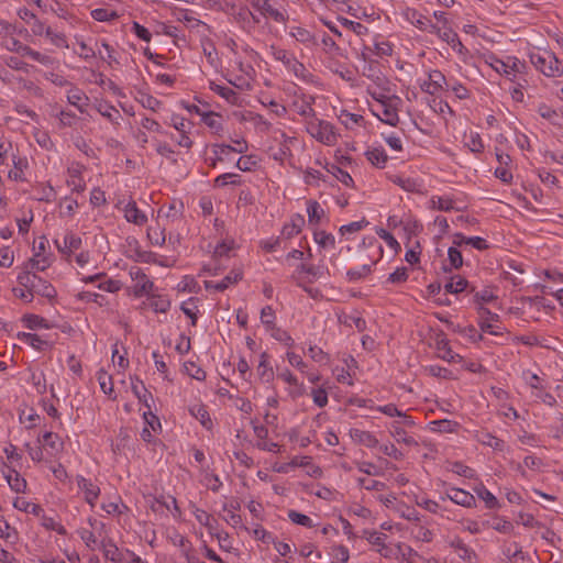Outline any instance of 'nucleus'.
Segmentation results:
<instances>
[{
	"label": "nucleus",
	"mask_w": 563,
	"mask_h": 563,
	"mask_svg": "<svg viewBox=\"0 0 563 563\" xmlns=\"http://www.w3.org/2000/svg\"><path fill=\"white\" fill-rule=\"evenodd\" d=\"M530 63L534 68L549 78H558L563 75V65L554 53L547 49L530 52Z\"/></svg>",
	"instance_id": "f257e3e1"
},
{
	"label": "nucleus",
	"mask_w": 563,
	"mask_h": 563,
	"mask_svg": "<svg viewBox=\"0 0 563 563\" xmlns=\"http://www.w3.org/2000/svg\"><path fill=\"white\" fill-rule=\"evenodd\" d=\"M307 132L325 145H333L336 142V134L333 125L316 117L307 122Z\"/></svg>",
	"instance_id": "f03ea898"
},
{
	"label": "nucleus",
	"mask_w": 563,
	"mask_h": 563,
	"mask_svg": "<svg viewBox=\"0 0 563 563\" xmlns=\"http://www.w3.org/2000/svg\"><path fill=\"white\" fill-rule=\"evenodd\" d=\"M399 99L393 96L390 99H379L373 108V113L384 123L395 126L398 123L397 103Z\"/></svg>",
	"instance_id": "7ed1b4c3"
},
{
	"label": "nucleus",
	"mask_w": 563,
	"mask_h": 563,
	"mask_svg": "<svg viewBox=\"0 0 563 563\" xmlns=\"http://www.w3.org/2000/svg\"><path fill=\"white\" fill-rule=\"evenodd\" d=\"M221 10L232 15L234 21L243 29L253 27L260 23V19L244 5L238 7L233 3L225 2V5L222 7Z\"/></svg>",
	"instance_id": "20e7f679"
},
{
	"label": "nucleus",
	"mask_w": 563,
	"mask_h": 563,
	"mask_svg": "<svg viewBox=\"0 0 563 563\" xmlns=\"http://www.w3.org/2000/svg\"><path fill=\"white\" fill-rule=\"evenodd\" d=\"M362 538L366 539L384 558H391L394 555V549L386 544L387 536L385 533L365 529L362 532Z\"/></svg>",
	"instance_id": "39448f33"
},
{
	"label": "nucleus",
	"mask_w": 563,
	"mask_h": 563,
	"mask_svg": "<svg viewBox=\"0 0 563 563\" xmlns=\"http://www.w3.org/2000/svg\"><path fill=\"white\" fill-rule=\"evenodd\" d=\"M129 274L134 282L133 292L136 297L150 294L154 285L141 267L132 266Z\"/></svg>",
	"instance_id": "423d86ee"
},
{
	"label": "nucleus",
	"mask_w": 563,
	"mask_h": 563,
	"mask_svg": "<svg viewBox=\"0 0 563 563\" xmlns=\"http://www.w3.org/2000/svg\"><path fill=\"white\" fill-rule=\"evenodd\" d=\"M432 342H430V346H434L437 352H438V356L441 357L442 360L444 361H448V362H460L462 360V356L454 353L450 345H449V341L445 336V334L443 332H439V333H435V336L434 339H432Z\"/></svg>",
	"instance_id": "0eeeda50"
},
{
	"label": "nucleus",
	"mask_w": 563,
	"mask_h": 563,
	"mask_svg": "<svg viewBox=\"0 0 563 563\" xmlns=\"http://www.w3.org/2000/svg\"><path fill=\"white\" fill-rule=\"evenodd\" d=\"M289 35L308 49L319 45V35L301 25H291L289 27Z\"/></svg>",
	"instance_id": "6e6552de"
},
{
	"label": "nucleus",
	"mask_w": 563,
	"mask_h": 563,
	"mask_svg": "<svg viewBox=\"0 0 563 563\" xmlns=\"http://www.w3.org/2000/svg\"><path fill=\"white\" fill-rule=\"evenodd\" d=\"M314 102L313 96L300 95L296 96L292 101V109L301 117L309 118L310 120L316 117V112L312 108Z\"/></svg>",
	"instance_id": "1a4fd4ad"
},
{
	"label": "nucleus",
	"mask_w": 563,
	"mask_h": 563,
	"mask_svg": "<svg viewBox=\"0 0 563 563\" xmlns=\"http://www.w3.org/2000/svg\"><path fill=\"white\" fill-rule=\"evenodd\" d=\"M81 243V238L71 232L66 233L63 238V241L57 239L55 240L56 247L67 258L71 255V253L80 249Z\"/></svg>",
	"instance_id": "9d476101"
},
{
	"label": "nucleus",
	"mask_w": 563,
	"mask_h": 563,
	"mask_svg": "<svg viewBox=\"0 0 563 563\" xmlns=\"http://www.w3.org/2000/svg\"><path fill=\"white\" fill-rule=\"evenodd\" d=\"M363 75L369 78L376 88L382 90H388V80L385 77V75L382 73L379 64L376 62H369L364 68H363Z\"/></svg>",
	"instance_id": "9b49d317"
},
{
	"label": "nucleus",
	"mask_w": 563,
	"mask_h": 563,
	"mask_svg": "<svg viewBox=\"0 0 563 563\" xmlns=\"http://www.w3.org/2000/svg\"><path fill=\"white\" fill-rule=\"evenodd\" d=\"M78 488L84 493L85 500L91 506H95L96 500L100 495V488L98 485L92 483L90 479L84 476H77Z\"/></svg>",
	"instance_id": "f8f14e48"
},
{
	"label": "nucleus",
	"mask_w": 563,
	"mask_h": 563,
	"mask_svg": "<svg viewBox=\"0 0 563 563\" xmlns=\"http://www.w3.org/2000/svg\"><path fill=\"white\" fill-rule=\"evenodd\" d=\"M471 287H473L466 278L461 275H453L450 277V280L444 285V294H471Z\"/></svg>",
	"instance_id": "ddd939ff"
},
{
	"label": "nucleus",
	"mask_w": 563,
	"mask_h": 563,
	"mask_svg": "<svg viewBox=\"0 0 563 563\" xmlns=\"http://www.w3.org/2000/svg\"><path fill=\"white\" fill-rule=\"evenodd\" d=\"M67 101L78 109L80 113H86L89 107V98L81 89L71 86L67 91Z\"/></svg>",
	"instance_id": "4468645a"
},
{
	"label": "nucleus",
	"mask_w": 563,
	"mask_h": 563,
	"mask_svg": "<svg viewBox=\"0 0 563 563\" xmlns=\"http://www.w3.org/2000/svg\"><path fill=\"white\" fill-rule=\"evenodd\" d=\"M444 84H446L445 76L440 70H431L428 81L424 80V91L433 96L438 95L443 91Z\"/></svg>",
	"instance_id": "2eb2a0df"
},
{
	"label": "nucleus",
	"mask_w": 563,
	"mask_h": 563,
	"mask_svg": "<svg viewBox=\"0 0 563 563\" xmlns=\"http://www.w3.org/2000/svg\"><path fill=\"white\" fill-rule=\"evenodd\" d=\"M448 497L453 503L461 505L463 507L471 508L476 505L475 497L471 493H468L462 488H455V487L450 488L448 490Z\"/></svg>",
	"instance_id": "dca6fc26"
},
{
	"label": "nucleus",
	"mask_w": 563,
	"mask_h": 563,
	"mask_svg": "<svg viewBox=\"0 0 563 563\" xmlns=\"http://www.w3.org/2000/svg\"><path fill=\"white\" fill-rule=\"evenodd\" d=\"M472 299L471 302L476 305L477 307L484 306L485 303L493 302L497 300V296L494 292V289L489 286L484 287L482 290H476L473 286L471 287Z\"/></svg>",
	"instance_id": "f3484780"
},
{
	"label": "nucleus",
	"mask_w": 563,
	"mask_h": 563,
	"mask_svg": "<svg viewBox=\"0 0 563 563\" xmlns=\"http://www.w3.org/2000/svg\"><path fill=\"white\" fill-rule=\"evenodd\" d=\"M96 110L106 119H108L113 124H120V120L122 119V115L120 111L113 107L112 104L99 101L95 104Z\"/></svg>",
	"instance_id": "a211bd4d"
},
{
	"label": "nucleus",
	"mask_w": 563,
	"mask_h": 563,
	"mask_svg": "<svg viewBox=\"0 0 563 563\" xmlns=\"http://www.w3.org/2000/svg\"><path fill=\"white\" fill-rule=\"evenodd\" d=\"M124 217L129 222L142 225L147 221V217L142 212L135 201H129L124 207Z\"/></svg>",
	"instance_id": "6ab92c4d"
},
{
	"label": "nucleus",
	"mask_w": 563,
	"mask_h": 563,
	"mask_svg": "<svg viewBox=\"0 0 563 563\" xmlns=\"http://www.w3.org/2000/svg\"><path fill=\"white\" fill-rule=\"evenodd\" d=\"M100 548L102 549L103 555L107 560H110L113 563H120L123 561L122 552L111 539L102 540Z\"/></svg>",
	"instance_id": "aec40b11"
},
{
	"label": "nucleus",
	"mask_w": 563,
	"mask_h": 563,
	"mask_svg": "<svg viewBox=\"0 0 563 563\" xmlns=\"http://www.w3.org/2000/svg\"><path fill=\"white\" fill-rule=\"evenodd\" d=\"M3 476L9 484L10 488L15 493H24L26 488V481L21 477L19 472L13 468H9L5 473L3 472Z\"/></svg>",
	"instance_id": "412c9836"
},
{
	"label": "nucleus",
	"mask_w": 563,
	"mask_h": 563,
	"mask_svg": "<svg viewBox=\"0 0 563 563\" xmlns=\"http://www.w3.org/2000/svg\"><path fill=\"white\" fill-rule=\"evenodd\" d=\"M211 148L213 157H210L209 162L211 167H216L219 162L229 159V155L232 153L233 146L228 144H213Z\"/></svg>",
	"instance_id": "4be33fe9"
},
{
	"label": "nucleus",
	"mask_w": 563,
	"mask_h": 563,
	"mask_svg": "<svg viewBox=\"0 0 563 563\" xmlns=\"http://www.w3.org/2000/svg\"><path fill=\"white\" fill-rule=\"evenodd\" d=\"M269 356L266 352H263L261 355H260V363L257 365V375L258 377L265 382V383H269L274 379V371L272 368V366L269 365Z\"/></svg>",
	"instance_id": "5701e85b"
},
{
	"label": "nucleus",
	"mask_w": 563,
	"mask_h": 563,
	"mask_svg": "<svg viewBox=\"0 0 563 563\" xmlns=\"http://www.w3.org/2000/svg\"><path fill=\"white\" fill-rule=\"evenodd\" d=\"M303 224H305L303 217L300 214H296L295 217H292L290 223H287L283 227L282 235L285 239H291L292 236L300 233Z\"/></svg>",
	"instance_id": "b1692460"
},
{
	"label": "nucleus",
	"mask_w": 563,
	"mask_h": 563,
	"mask_svg": "<svg viewBox=\"0 0 563 563\" xmlns=\"http://www.w3.org/2000/svg\"><path fill=\"white\" fill-rule=\"evenodd\" d=\"M44 448H49L52 450V454H57L63 449V442L58 434L53 432H45L42 438L38 440Z\"/></svg>",
	"instance_id": "393cba45"
},
{
	"label": "nucleus",
	"mask_w": 563,
	"mask_h": 563,
	"mask_svg": "<svg viewBox=\"0 0 563 563\" xmlns=\"http://www.w3.org/2000/svg\"><path fill=\"white\" fill-rule=\"evenodd\" d=\"M454 244L461 246L462 244H468L478 251H485L488 249L487 241L481 236L466 238L463 234H456Z\"/></svg>",
	"instance_id": "a878e982"
},
{
	"label": "nucleus",
	"mask_w": 563,
	"mask_h": 563,
	"mask_svg": "<svg viewBox=\"0 0 563 563\" xmlns=\"http://www.w3.org/2000/svg\"><path fill=\"white\" fill-rule=\"evenodd\" d=\"M210 89L221 96L224 100H227L231 104H238L239 102V95L231 88L220 86L213 81L210 82Z\"/></svg>",
	"instance_id": "bb28decb"
},
{
	"label": "nucleus",
	"mask_w": 563,
	"mask_h": 563,
	"mask_svg": "<svg viewBox=\"0 0 563 563\" xmlns=\"http://www.w3.org/2000/svg\"><path fill=\"white\" fill-rule=\"evenodd\" d=\"M13 169L9 172V178L15 181H23L24 178V169L27 167V161L23 157H16L13 155Z\"/></svg>",
	"instance_id": "cd10ccee"
},
{
	"label": "nucleus",
	"mask_w": 563,
	"mask_h": 563,
	"mask_svg": "<svg viewBox=\"0 0 563 563\" xmlns=\"http://www.w3.org/2000/svg\"><path fill=\"white\" fill-rule=\"evenodd\" d=\"M13 507L18 510L33 514L38 517L44 512L43 508L40 505L27 501L24 498H20V497H16L14 499Z\"/></svg>",
	"instance_id": "c85d7f7f"
},
{
	"label": "nucleus",
	"mask_w": 563,
	"mask_h": 563,
	"mask_svg": "<svg viewBox=\"0 0 563 563\" xmlns=\"http://www.w3.org/2000/svg\"><path fill=\"white\" fill-rule=\"evenodd\" d=\"M351 435L356 442L367 448H375L378 444V440L369 431L354 429Z\"/></svg>",
	"instance_id": "c756f323"
},
{
	"label": "nucleus",
	"mask_w": 563,
	"mask_h": 563,
	"mask_svg": "<svg viewBox=\"0 0 563 563\" xmlns=\"http://www.w3.org/2000/svg\"><path fill=\"white\" fill-rule=\"evenodd\" d=\"M287 69L294 74L295 77L301 79L303 81H310L312 75L308 71L306 66L299 62L296 57L290 59V64L287 66Z\"/></svg>",
	"instance_id": "7c9ffc66"
},
{
	"label": "nucleus",
	"mask_w": 563,
	"mask_h": 563,
	"mask_svg": "<svg viewBox=\"0 0 563 563\" xmlns=\"http://www.w3.org/2000/svg\"><path fill=\"white\" fill-rule=\"evenodd\" d=\"M202 122L209 126L214 133L219 134L223 130L222 117L216 112H203L201 114Z\"/></svg>",
	"instance_id": "2f4dec72"
},
{
	"label": "nucleus",
	"mask_w": 563,
	"mask_h": 563,
	"mask_svg": "<svg viewBox=\"0 0 563 563\" xmlns=\"http://www.w3.org/2000/svg\"><path fill=\"white\" fill-rule=\"evenodd\" d=\"M261 14L273 19L275 22L284 23L287 19L286 14L274 8L267 0H263Z\"/></svg>",
	"instance_id": "473e14b6"
},
{
	"label": "nucleus",
	"mask_w": 563,
	"mask_h": 563,
	"mask_svg": "<svg viewBox=\"0 0 563 563\" xmlns=\"http://www.w3.org/2000/svg\"><path fill=\"white\" fill-rule=\"evenodd\" d=\"M19 339L25 344L31 345L37 351H44L48 346V342L43 340L40 335L35 333H22L19 335Z\"/></svg>",
	"instance_id": "72a5a7b5"
},
{
	"label": "nucleus",
	"mask_w": 563,
	"mask_h": 563,
	"mask_svg": "<svg viewBox=\"0 0 563 563\" xmlns=\"http://www.w3.org/2000/svg\"><path fill=\"white\" fill-rule=\"evenodd\" d=\"M243 273L240 268L232 269L221 282H217V291H224L230 286L242 279Z\"/></svg>",
	"instance_id": "f704fd0d"
},
{
	"label": "nucleus",
	"mask_w": 563,
	"mask_h": 563,
	"mask_svg": "<svg viewBox=\"0 0 563 563\" xmlns=\"http://www.w3.org/2000/svg\"><path fill=\"white\" fill-rule=\"evenodd\" d=\"M190 413L199 420V422L208 430L212 428V420L207 411L206 407L202 405H196L190 408Z\"/></svg>",
	"instance_id": "c9c22d12"
},
{
	"label": "nucleus",
	"mask_w": 563,
	"mask_h": 563,
	"mask_svg": "<svg viewBox=\"0 0 563 563\" xmlns=\"http://www.w3.org/2000/svg\"><path fill=\"white\" fill-rule=\"evenodd\" d=\"M131 388L133 394L139 398L140 401H143L146 407L150 408L148 398H152V395L147 393L144 384L139 378H131Z\"/></svg>",
	"instance_id": "e433bc0d"
},
{
	"label": "nucleus",
	"mask_w": 563,
	"mask_h": 563,
	"mask_svg": "<svg viewBox=\"0 0 563 563\" xmlns=\"http://www.w3.org/2000/svg\"><path fill=\"white\" fill-rule=\"evenodd\" d=\"M477 440L483 445L490 446V448H493L494 450H497V451H503L504 445H505V442L501 439L495 437L490 432H481L477 435Z\"/></svg>",
	"instance_id": "4c0bfd02"
},
{
	"label": "nucleus",
	"mask_w": 563,
	"mask_h": 563,
	"mask_svg": "<svg viewBox=\"0 0 563 563\" xmlns=\"http://www.w3.org/2000/svg\"><path fill=\"white\" fill-rule=\"evenodd\" d=\"M308 221L311 224H318L324 216V210L321 208L318 201L309 200L307 207Z\"/></svg>",
	"instance_id": "58836bf2"
},
{
	"label": "nucleus",
	"mask_w": 563,
	"mask_h": 563,
	"mask_svg": "<svg viewBox=\"0 0 563 563\" xmlns=\"http://www.w3.org/2000/svg\"><path fill=\"white\" fill-rule=\"evenodd\" d=\"M387 224H388V228H390V229H395L401 224V225H404V230L409 234H411V233L415 234L419 227L418 221H413V222H411L410 220L404 221L402 219H398V217H396V216H390L387 220Z\"/></svg>",
	"instance_id": "ea45409f"
},
{
	"label": "nucleus",
	"mask_w": 563,
	"mask_h": 563,
	"mask_svg": "<svg viewBox=\"0 0 563 563\" xmlns=\"http://www.w3.org/2000/svg\"><path fill=\"white\" fill-rule=\"evenodd\" d=\"M455 426H456V422H453L449 419H440V420L430 421L428 423V429L431 432L446 433V432H452L454 430Z\"/></svg>",
	"instance_id": "a19ab883"
},
{
	"label": "nucleus",
	"mask_w": 563,
	"mask_h": 563,
	"mask_svg": "<svg viewBox=\"0 0 563 563\" xmlns=\"http://www.w3.org/2000/svg\"><path fill=\"white\" fill-rule=\"evenodd\" d=\"M97 379L99 382V385H100V388L101 390L112 397L113 399L115 398V396H112L113 394V382H112V377L103 369H99L98 373H97Z\"/></svg>",
	"instance_id": "79ce46f5"
},
{
	"label": "nucleus",
	"mask_w": 563,
	"mask_h": 563,
	"mask_svg": "<svg viewBox=\"0 0 563 563\" xmlns=\"http://www.w3.org/2000/svg\"><path fill=\"white\" fill-rule=\"evenodd\" d=\"M451 547H453L461 559L464 561H472L476 558V553L474 550L470 549L461 539H455L451 542Z\"/></svg>",
	"instance_id": "37998d69"
},
{
	"label": "nucleus",
	"mask_w": 563,
	"mask_h": 563,
	"mask_svg": "<svg viewBox=\"0 0 563 563\" xmlns=\"http://www.w3.org/2000/svg\"><path fill=\"white\" fill-rule=\"evenodd\" d=\"M367 159L376 167L383 168L387 163V155L384 150L373 148L366 152Z\"/></svg>",
	"instance_id": "c03bdc74"
},
{
	"label": "nucleus",
	"mask_w": 563,
	"mask_h": 563,
	"mask_svg": "<svg viewBox=\"0 0 563 563\" xmlns=\"http://www.w3.org/2000/svg\"><path fill=\"white\" fill-rule=\"evenodd\" d=\"M474 490L478 497L485 501L487 508L494 509L498 506L497 498L483 484H481Z\"/></svg>",
	"instance_id": "a18cd8bd"
},
{
	"label": "nucleus",
	"mask_w": 563,
	"mask_h": 563,
	"mask_svg": "<svg viewBox=\"0 0 563 563\" xmlns=\"http://www.w3.org/2000/svg\"><path fill=\"white\" fill-rule=\"evenodd\" d=\"M46 37L49 42L59 48H68L67 37L63 32H57L53 27L46 30Z\"/></svg>",
	"instance_id": "49530a36"
},
{
	"label": "nucleus",
	"mask_w": 563,
	"mask_h": 563,
	"mask_svg": "<svg viewBox=\"0 0 563 563\" xmlns=\"http://www.w3.org/2000/svg\"><path fill=\"white\" fill-rule=\"evenodd\" d=\"M320 42H321V45H322V51L325 54H328L330 56L341 55L340 54V47L336 45L334 40L330 35H328L327 33L322 34Z\"/></svg>",
	"instance_id": "de8ad7c7"
},
{
	"label": "nucleus",
	"mask_w": 563,
	"mask_h": 563,
	"mask_svg": "<svg viewBox=\"0 0 563 563\" xmlns=\"http://www.w3.org/2000/svg\"><path fill=\"white\" fill-rule=\"evenodd\" d=\"M3 62H4V64L8 67H10L13 70L22 71V73H25V74L30 73L31 65H29L27 63L23 62L22 59H20L16 56H7L3 59Z\"/></svg>",
	"instance_id": "09e8293b"
},
{
	"label": "nucleus",
	"mask_w": 563,
	"mask_h": 563,
	"mask_svg": "<svg viewBox=\"0 0 563 563\" xmlns=\"http://www.w3.org/2000/svg\"><path fill=\"white\" fill-rule=\"evenodd\" d=\"M372 272L371 264H364L360 268H351L346 272V277L350 282H356L368 276Z\"/></svg>",
	"instance_id": "8fccbe9b"
},
{
	"label": "nucleus",
	"mask_w": 563,
	"mask_h": 563,
	"mask_svg": "<svg viewBox=\"0 0 563 563\" xmlns=\"http://www.w3.org/2000/svg\"><path fill=\"white\" fill-rule=\"evenodd\" d=\"M18 282L20 285L32 289L36 287V282H42V278L26 269L18 275Z\"/></svg>",
	"instance_id": "3c124183"
},
{
	"label": "nucleus",
	"mask_w": 563,
	"mask_h": 563,
	"mask_svg": "<svg viewBox=\"0 0 563 563\" xmlns=\"http://www.w3.org/2000/svg\"><path fill=\"white\" fill-rule=\"evenodd\" d=\"M42 518V526L46 528L47 530L56 531L60 536L66 534V529L63 525L57 522L53 517L45 516L44 514L41 515Z\"/></svg>",
	"instance_id": "603ef678"
},
{
	"label": "nucleus",
	"mask_w": 563,
	"mask_h": 563,
	"mask_svg": "<svg viewBox=\"0 0 563 563\" xmlns=\"http://www.w3.org/2000/svg\"><path fill=\"white\" fill-rule=\"evenodd\" d=\"M271 54L274 59L282 62L286 67L290 64V59L295 58L288 51L274 45L271 46Z\"/></svg>",
	"instance_id": "864d4df0"
},
{
	"label": "nucleus",
	"mask_w": 563,
	"mask_h": 563,
	"mask_svg": "<svg viewBox=\"0 0 563 563\" xmlns=\"http://www.w3.org/2000/svg\"><path fill=\"white\" fill-rule=\"evenodd\" d=\"M288 518L292 523L306 527V528H312L314 525L312 523V520L307 515L300 514L296 510H289L288 511Z\"/></svg>",
	"instance_id": "5fc2aeb1"
},
{
	"label": "nucleus",
	"mask_w": 563,
	"mask_h": 563,
	"mask_svg": "<svg viewBox=\"0 0 563 563\" xmlns=\"http://www.w3.org/2000/svg\"><path fill=\"white\" fill-rule=\"evenodd\" d=\"M340 121L347 128L352 129L354 125L360 124L364 119L361 114H355L343 110L340 114Z\"/></svg>",
	"instance_id": "6e6d98bb"
},
{
	"label": "nucleus",
	"mask_w": 563,
	"mask_h": 563,
	"mask_svg": "<svg viewBox=\"0 0 563 563\" xmlns=\"http://www.w3.org/2000/svg\"><path fill=\"white\" fill-rule=\"evenodd\" d=\"M538 113L549 121H551L554 125H560L559 122V114L556 110L552 109L551 107L547 106L545 103H542L538 108Z\"/></svg>",
	"instance_id": "4d7b16f0"
},
{
	"label": "nucleus",
	"mask_w": 563,
	"mask_h": 563,
	"mask_svg": "<svg viewBox=\"0 0 563 563\" xmlns=\"http://www.w3.org/2000/svg\"><path fill=\"white\" fill-rule=\"evenodd\" d=\"M455 331H457L462 336L466 338L471 342H477L479 340H483V335L478 333L474 325H457V329Z\"/></svg>",
	"instance_id": "13d9d810"
},
{
	"label": "nucleus",
	"mask_w": 563,
	"mask_h": 563,
	"mask_svg": "<svg viewBox=\"0 0 563 563\" xmlns=\"http://www.w3.org/2000/svg\"><path fill=\"white\" fill-rule=\"evenodd\" d=\"M194 515H195V518L196 520L207 527L209 530H212L214 527H213V522H216L214 518L208 514L207 511L200 509V508H196L195 511H194Z\"/></svg>",
	"instance_id": "bf43d9fd"
},
{
	"label": "nucleus",
	"mask_w": 563,
	"mask_h": 563,
	"mask_svg": "<svg viewBox=\"0 0 563 563\" xmlns=\"http://www.w3.org/2000/svg\"><path fill=\"white\" fill-rule=\"evenodd\" d=\"M91 16L99 22L111 21L118 18V13L115 11H110L108 9L98 8L91 11Z\"/></svg>",
	"instance_id": "052dcab7"
},
{
	"label": "nucleus",
	"mask_w": 563,
	"mask_h": 563,
	"mask_svg": "<svg viewBox=\"0 0 563 563\" xmlns=\"http://www.w3.org/2000/svg\"><path fill=\"white\" fill-rule=\"evenodd\" d=\"M184 367H185V371L186 373L197 379V380H205L206 379V372L200 367L198 366L196 363L194 362H187L184 364Z\"/></svg>",
	"instance_id": "680f3d73"
},
{
	"label": "nucleus",
	"mask_w": 563,
	"mask_h": 563,
	"mask_svg": "<svg viewBox=\"0 0 563 563\" xmlns=\"http://www.w3.org/2000/svg\"><path fill=\"white\" fill-rule=\"evenodd\" d=\"M56 118L59 121V126L60 128H70V126H73L75 124V122L77 120V117H76V114L74 112L66 111V110H60L56 114Z\"/></svg>",
	"instance_id": "e2e57ef3"
},
{
	"label": "nucleus",
	"mask_w": 563,
	"mask_h": 563,
	"mask_svg": "<svg viewBox=\"0 0 563 563\" xmlns=\"http://www.w3.org/2000/svg\"><path fill=\"white\" fill-rule=\"evenodd\" d=\"M357 483H358V485L361 487L365 488L366 490L380 492V490H384L386 488L385 483L379 482V481H375V479H368V478H365V477H360L357 479Z\"/></svg>",
	"instance_id": "0e129e2a"
},
{
	"label": "nucleus",
	"mask_w": 563,
	"mask_h": 563,
	"mask_svg": "<svg viewBox=\"0 0 563 563\" xmlns=\"http://www.w3.org/2000/svg\"><path fill=\"white\" fill-rule=\"evenodd\" d=\"M332 556L334 563H346L350 558L349 550L345 545L339 544L332 548Z\"/></svg>",
	"instance_id": "69168bd1"
},
{
	"label": "nucleus",
	"mask_w": 563,
	"mask_h": 563,
	"mask_svg": "<svg viewBox=\"0 0 563 563\" xmlns=\"http://www.w3.org/2000/svg\"><path fill=\"white\" fill-rule=\"evenodd\" d=\"M314 241L322 247H333L335 243L334 236L325 231L316 232Z\"/></svg>",
	"instance_id": "338daca9"
},
{
	"label": "nucleus",
	"mask_w": 563,
	"mask_h": 563,
	"mask_svg": "<svg viewBox=\"0 0 563 563\" xmlns=\"http://www.w3.org/2000/svg\"><path fill=\"white\" fill-rule=\"evenodd\" d=\"M308 355L317 363L325 364L329 361V355L317 345L309 346Z\"/></svg>",
	"instance_id": "774afa93"
}]
</instances>
